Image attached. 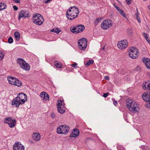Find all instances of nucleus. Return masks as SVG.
<instances>
[{"instance_id": "49530a36", "label": "nucleus", "mask_w": 150, "mask_h": 150, "mask_svg": "<svg viewBox=\"0 0 150 150\" xmlns=\"http://www.w3.org/2000/svg\"><path fill=\"white\" fill-rule=\"evenodd\" d=\"M146 40L147 41V42L149 43V44L150 45V40H149V39L148 38Z\"/></svg>"}, {"instance_id": "a878e982", "label": "nucleus", "mask_w": 150, "mask_h": 150, "mask_svg": "<svg viewBox=\"0 0 150 150\" xmlns=\"http://www.w3.org/2000/svg\"><path fill=\"white\" fill-rule=\"evenodd\" d=\"M78 29L79 30L78 31L79 32L82 31L84 29L85 27L84 26L82 25H78Z\"/></svg>"}, {"instance_id": "7ed1b4c3", "label": "nucleus", "mask_w": 150, "mask_h": 150, "mask_svg": "<svg viewBox=\"0 0 150 150\" xmlns=\"http://www.w3.org/2000/svg\"><path fill=\"white\" fill-rule=\"evenodd\" d=\"M33 22L38 25H41L44 21L43 17L39 14L36 13L32 18Z\"/></svg>"}, {"instance_id": "de8ad7c7", "label": "nucleus", "mask_w": 150, "mask_h": 150, "mask_svg": "<svg viewBox=\"0 0 150 150\" xmlns=\"http://www.w3.org/2000/svg\"><path fill=\"white\" fill-rule=\"evenodd\" d=\"M105 79L108 80L109 79V77L108 76H106L105 77Z\"/></svg>"}, {"instance_id": "423d86ee", "label": "nucleus", "mask_w": 150, "mask_h": 150, "mask_svg": "<svg viewBox=\"0 0 150 150\" xmlns=\"http://www.w3.org/2000/svg\"><path fill=\"white\" fill-rule=\"evenodd\" d=\"M17 62L23 69L27 71L29 70L30 69V66L23 59L20 58L18 59H17Z\"/></svg>"}, {"instance_id": "a19ab883", "label": "nucleus", "mask_w": 150, "mask_h": 150, "mask_svg": "<svg viewBox=\"0 0 150 150\" xmlns=\"http://www.w3.org/2000/svg\"><path fill=\"white\" fill-rule=\"evenodd\" d=\"M117 103V101L115 100H114L113 101V104L115 105H116Z\"/></svg>"}, {"instance_id": "0eeeda50", "label": "nucleus", "mask_w": 150, "mask_h": 150, "mask_svg": "<svg viewBox=\"0 0 150 150\" xmlns=\"http://www.w3.org/2000/svg\"><path fill=\"white\" fill-rule=\"evenodd\" d=\"M87 41L84 38L80 39L78 40V44L79 48L82 50H85L87 46Z\"/></svg>"}, {"instance_id": "9b49d317", "label": "nucleus", "mask_w": 150, "mask_h": 150, "mask_svg": "<svg viewBox=\"0 0 150 150\" xmlns=\"http://www.w3.org/2000/svg\"><path fill=\"white\" fill-rule=\"evenodd\" d=\"M4 123H7L11 128L13 127L16 125V121L15 120H12L11 117L5 118L4 120Z\"/></svg>"}, {"instance_id": "c9c22d12", "label": "nucleus", "mask_w": 150, "mask_h": 150, "mask_svg": "<svg viewBox=\"0 0 150 150\" xmlns=\"http://www.w3.org/2000/svg\"><path fill=\"white\" fill-rule=\"evenodd\" d=\"M142 35L144 36V38L146 39H147L148 38V35L147 34H146L144 33H143L142 34Z\"/></svg>"}, {"instance_id": "603ef678", "label": "nucleus", "mask_w": 150, "mask_h": 150, "mask_svg": "<svg viewBox=\"0 0 150 150\" xmlns=\"http://www.w3.org/2000/svg\"><path fill=\"white\" fill-rule=\"evenodd\" d=\"M144 1H146L147 0H143Z\"/></svg>"}, {"instance_id": "20e7f679", "label": "nucleus", "mask_w": 150, "mask_h": 150, "mask_svg": "<svg viewBox=\"0 0 150 150\" xmlns=\"http://www.w3.org/2000/svg\"><path fill=\"white\" fill-rule=\"evenodd\" d=\"M69 129V127L68 126L63 125L57 128V132L59 134H66L68 133Z\"/></svg>"}, {"instance_id": "f704fd0d", "label": "nucleus", "mask_w": 150, "mask_h": 150, "mask_svg": "<svg viewBox=\"0 0 150 150\" xmlns=\"http://www.w3.org/2000/svg\"><path fill=\"white\" fill-rule=\"evenodd\" d=\"M113 6L118 11H120L122 9L119 7L117 6L115 4H114Z\"/></svg>"}, {"instance_id": "cd10ccee", "label": "nucleus", "mask_w": 150, "mask_h": 150, "mask_svg": "<svg viewBox=\"0 0 150 150\" xmlns=\"http://www.w3.org/2000/svg\"><path fill=\"white\" fill-rule=\"evenodd\" d=\"M6 6L4 3H0V10L2 11L6 8Z\"/></svg>"}, {"instance_id": "8fccbe9b", "label": "nucleus", "mask_w": 150, "mask_h": 150, "mask_svg": "<svg viewBox=\"0 0 150 150\" xmlns=\"http://www.w3.org/2000/svg\"><path fill=\"white\" fill-rule=\"evenodd\" d=\"M148 8L150 10V5L148 6Z\"/></svg>"}, {"instance_id": "1a4fd4ad", "label": "nucleus", "mask_w": 150, "mask_h": 150, "mask_svg": "<svg viewBox=\"0 0 150 150\" xmlns=\"http://www.w3.org/2000/svg\"><path fill=\"white\" fill-rule=\"evenodd\" d=\"M57 110L61 114H63L65 112L64 108V104L62 100H59L58 101L57 104Z\"/></svg>"}, {"instance_id": "412c9836", "label": "nucleus", "mask_w": 150, "mask_h": 150, "mask_svg": "<svg viewBox=\"0 0 150 150\" xmlns=\"http://www.w3.org/2000/svg\"><path fill=\"white\" fill-rule=\"evenodd\" d=\"M150 81L144 82L142 86V88L144 90H148V85L150 84Z\"/></svg>"}, {"instance_id": "37998d69", "label": "nucleus", "mask_w": 150, "mask_h": 150, "mask_svg": "<svg viewBox=\"0 0 150 150\" xmlns=\"http://www.w3.org/2000/svg\"><path fill=\"white\" fill-rule=\"evenodd\" d=\"M51 1H52V0H45L44 2L45 3H47Z\"/></svg>"}, {"instance_id": "79ce46f5", "label": "nucleus", "mask_w": 150, "mask_h": 150, "mask_svg": "<svg viewBox=\"0 0 150 150\" xmlns=\"http://www.w3.org/2000/svg\"><path fill=\"white\" fill-rule=\"evenodd\" d=\"M51 117L52 118H54L55 117V115L54 113H52L51 115Z\"/></svg>"}, {"instance_id": "ddd939ff", "label": "nucleus", "mask_w": 150, "mask_h": 150, "mask_svg": "<svg viewBox=\"0 0 150 150\" xmlns=\"http://www.w3.org/2000/svg\"><path fill=\"white\" fill-rule=\"evenodd\" d=\"M13 148L14 150H24V147L19 142L16 143L13 145Z\"/></svg>"}, {"instance_id": "7c9ffc66", "label": "nucleus", "mask_w": 150, "mask_h": 150, "mask_svg": "<svg viewBox=\"0 0 150 150\" xmlns=\"http://www.w3.org/2000/svg\"><path fill=\"white\" fill-rule=\"evenodd\" d=\"M4 52L0 51V60H1L4 57Z\"/></svg>"}, {"instance_id": "f8f14e48", "label": "nucleus", "mask_w": 150, "mask_h": 150, "mask_svg": "<svg viewBox=\"0 0 150 150\" xmlns=\"http://www.w3.org/2000/svg\"><path fill=\"white\" fill-rule=\"evenodd\" d=\"M128 42L126 40H124L119 42L117 44V47L121 50L125 49L127 46Z\"/></svg>"}, {"instance_id": "72a5a7b5", "label": "nucleus", "mask_w": 150, "mask_h": 150, "mask_svg": "<svg viewBox=\"0 0 150 150\" xmlns=\"http://www.w3.org/2000/svg\"><path fill=\"white\" fill-rule=\"evenodd\" d=\"M13 40L12 38L11 37H9L8 39V42L10 44H11L13 42Z\"/></svg>"}, {"instance_id": "c756f323", "label": "nucleus", "mask_w": 150, "mask_h": 150, "mask_svg": "<svg viewBox=\"0 0 150 150\" xmlns=\"http://www.w3.org/2000/svg\"><path fill=\"white\" fill-rule=\"evenodd\" d=\"M137 12L136 13V18L138 21L140 23L141 22L140 18H139V13H138V10L137 8L136 9Z\"/></svg>"}, {"instance_id": "58836bf2", "label": "nucleus", "mask_w": 150, "mask_h": 150, "mask_svg": "<svg viewBox=\"0 0 150 150\" xmlns=\"http://www.w3.org/2000/svg\"><path fill=\"white\" fill-rule=\"evenodd\" d=\"M71 65L73 67L75 68H76L77 65L76 63H75V64H72Z\"/></svg>"}, {"instance_id": "2f4dec72", "label": "nucleus", "mask_w": 150, "mask_h": 150, "mask_svg": "<svg viewBox=\"0 0 150 150\" xmlns=\"http://www.w3.org/2000/svg\"><path fill=\"white\" fill-rule=\"evenodd\" d=\"M120 14L124 18H127V17L125 14L124 13L123 11L121 10L119 12Z\"/></svg>"}, {"instance_id": "4468645a", "label": "nucleus", "mask_w": 150, "mask_h": 150, "mask_svg": "<svg viewBox=\"0 0 150 150\" xmlns=\"http://www.w3.org/2000/svg\"><path fill=\"white\" fill-rule=\"evenodd\" d=\"M28 13L25 10H22L20 11L19 14L18 20H21V18H26L28 16Z\"/></svg>"}, {"instance_id": "f3484780", "label": "nucleus", "mask_w": 150, "mask_h": 150, "mask_svg": "<svg viewBox=\"0 0 150 150\" xmlns=\"http://www.w3.org/2000/svg\"><path fill=\"white\" fill-rule=\"evenodd\" d=\"M136 104H134L132 105H130L127 106V107L129 109V110L132 112H134L136 111L138 112L137 109L138 108L137 107Z\"/></svg>"}, {"instance_id": "bb28decb", "label": "nucleus", "mask_w": 150, "mask_h": 150, "mask_svg": "<svg viewBox=\"0 0 150 150\" xmlns=\"http://www.w3.org/2000/svg\"><path fill=\"white\" fill-rule=\"evenodd\" d=\"M50 31L52 32H53L55 33H56L57 34H58L61 31V30L58 28H54L52 29Z\"/></svg>"}, {"instance_id": "9d476101", "label": "nucleus", "mask_w": 150, "mask_h": 150, "mask_svg": "<svg viewBox=\"0 0 150 150\" xmlns=\"http://www.w3.org/2000/svg\"><path fill=\"white\" fill-rule=\"evenodd\" d=\"M112 26V21L108 19L104 21L101 23V28L104 30L109 29Z\"/></svg>"}, {"instance_id": "f03ea898", "label": "nucleus", "mask_w": 150, "mask_h": 150, "mask_svg": "<svg viewBox=\"0 0 150 150\" xmlns=\"http://www.w3.org/2000/svg\"><path fill=\"white\" fill-rule=\"evenodd\" d=\"M79 13L78 8L75 6H73L70 8L67 11V16L68 19L71 20L76 18Z\"/></svg>"}, {"instance_id": "f257e3e1", "label": "nucleus", "mask_w": 150, "mask_h": 150, "mask_svg": "<svg viewBox=\"0 0 150 150\" xmlns=\"http://www.w3.org/2000/svg\"><path fill=\"white\" fill-rule=\"evenodd\" d=\"M27 100V97L26 95L22 93H19L17 97L14 98L12 102V105H15L16 108L18 107L20 105H22Z\"/></svg>"}, {"instance_id": "4c0bfd02", "label": "nucleus", "mask_w": 150, "mask_h": 150, "mask_svg": "<svg viewBox=\"0 0 150 150\" xmlns=\"http://www.w3.org/2000/svg\"><path fill=\"white\" fill-rule=\"evenodd\" d=\"M109 94V93H104L103 96L104 98H106L108 96V94Z\"/></svg>"}, {"instance_id": "c85d7f7f", "label": "nucleus", "mask_w": 150, "mask_h": 150, "mask_svg": "<svg viewBox=\"0 0 150 150\" xmlns=\"http://www.w3.org/2000/svg\"><path fill=\"white\" fill-rule=\"evenodd\" d=\"M16 81H15V83L14 85H16L18 87L21 86L22 85V82L20 81L17 79Z\"/></svg>"}, {"instance_id": "2eb2a0df", "label": "nucleus", "mask_w": 150, "mask_h": 150, "mask_svg": "<svg viewBox=\"0 0 150 150\" xmlns=\"http://www.w3.org/2000/svg\"><path fill=\"white\" fill-rule=\"evenodd\" d=\"M142 60L146 68L150 69V59L145 57L143 58Z\"/></svg>"}, {"instance_id": "a18cd8bd", "label": "nucleus", "mask_w": 150, "mask_h": 150, "mask_svg": "<svg viewBox=\"0 0 150 150\" xmlns=\"http://www.w3.org/2000/svg\"><path fill=\"white\" fill-rule=\"evenodd\" d=\"M99 22V19L98 18L96 19L95 21V23H98Z\"/></svg>"}, {"instance_id": "39448f33", "label": "nucleus", "mask_w": 150, "mask_h": 150, "mask_svg": "<svg viewBox=\"0 0 150 150\" xmlns=\"http://www.w3.org/2000/svg\"><path fill=\"white\" fill-rule=\"evenodd\" d=\"M129 51V55L131 58L135 59L138 57V51L136 47H132L130 49Z\"/></svg>"}, {"instance_id": "4be33fe9", "label": "nucleus", "mask_w": 150, "mask_h": 150, "mask_svg": "<svg viewBox=\"0 0 150 150\" xmlns=\"http://www.w3.org/2000/svg\"><path fill=\"white\" fill-rule=\"evenodd\" d=\"M78 28V26H77L76 27L74 26L73 27H71L70 28V30L72 33H75V34H77V33H79V32L78 31L79 30Z\"/></svg>"}, {"instance_id": "3c124183", "label": "nucleus", "mask_w": 150, "mask_h": 150, "mask_svg": "<svg viewBox=\"0 0 150 150\" xmlns=\"http://www.w3.org/2000/svg\"><path fill=\"white\" fill-rule=\"evenodd\" d=\"M104 49H105V48H104V47L102 48V49H101V50H104Z\"/></svg>"}, {"instance_id": "393cba45", "label": "nucleus", "mask_w": 150, "mask_h": 150, "mask_svg": "<svg viewBox=\"0 0 150 150\" xmlns=\"http://www.w3.org/2000/svg\"><path fill=\"white\" fill-rule=\"evenodd\" d=\"M126 104L127 106L130 105H132L135 104V103H133L132 100L131 99H127L126 101Z\"/></svg>"}, {"instance_id": "b1692460", "label": "nucleus", "mask_w": 150, "mask_h": 150, "mask_svg": "<svg viewBox=\"0 0 150 150\" xmlns=\"http://www.w3.org/2000/svg\"><path fill=\"white\" fill-rule=\"evenodd\" d=\"M54 64L57 67L59 68H61L62 67V63L58 61H55L54 62Z\"/></svg>"}, {"instance_id": "6ab92c4d", "label": "nucleus", "mask_w": 150, "mask_h": 150, "mask_svg": "<svg viewBox=\"0 0 150 150\" xmlns=\"http://www.w3.org/2000/svg\"><path fill=\"white\" fill-rule=\"evenodd\" d=\"M17 78L12 76H8L7 77V79L10 84L14 85L15 83V81H16Z\"/></svg>"}, {"instance_id": "aec40b11", "label": "nucleus", "mask_w": 150, "mask_h": 150, "mask_svg": "<svg viewBox=\"0 0 150 150\" xmlns=\"http://www.w3.org/2000/svg\"><path fill=\"white\" fill-rule=\"evenodd\" d=\"M33 139L35 141H39L40 138V134L38 132L34 133L33 135Z\"/></svg>"}, {"instance_id": "6e6552de", "label": "nucleus", "mask_w": 150, "mask_h": 150, "mask_svg": "<svg viewBox=\"0 0 150 150\" xmlns=\"http://www.w3.org/2000/svg\"><path fill=\"white\" fill-rule=\"evenodd\" d=\"M142 98L143 100L147 103L145 105L147 107H150V93L145 92L143 94Z\"/></svg>"}, {"instance_id": "c03bdc74", "label": "nucleus", "mask_w": 150, "mask_h": 150, "mask_svg": "<svg viewBox=\"0 0 150 150\" xmlns=\"http://www.w3.org/2000/svg\"><path fill=\"white\" fill-rule=\"evenodd\" d=\"M15 3H20V0H13Z\"/></svg>"}, {"instance_id": "a211bd4d", "label": "nucleus", "mask_w": 150, "mask_h": 150, "mask_svg": "<svg viewBox=\"0 0 150 150\" xmlns=\"http://www.w3.org/2000/svg\"><path fill=\"white\" fill-rule=\"evenodd\" d=\"M79 133V130L77 129H74L73 132L71 134L70 137H78Z\"/></svg>"}, {"instance_id": "dca6fc26", "label": "nucleus", "mask_w": 150, "mask_h": 150, "mask_svg": "<svg viewBox=\"0 0 150 150\" xmlns=\"http://www.w3.org/2000/svg\"><path fill=\"white\" fill-rule=\"evenodd\" d=\"M40 96L44 101L49 100V95L45 92H41L40 94Z\"/></svg>"}, {"instance_id": "5701e85b", "label": "nucleus", "mask_w": 150, "mask_h": 150, "mask_svg": "<svg viewBox=\"0 0 150 150\" xmlns=\"http://www.w3.org/2000/svg\"><path fill=\"white\" fill-rule=\"evenodd\" d=\"M14 35L17 41L19 40L20 38V34L18 32L16 31L15 32Z\"/></svg>"}, {"instance_id": "473e14b6", "label": "nucleus", "mask_w": 150, "mask_h": 150, "mask_svg": "<svg viewBox=\"0 0 150 150\" xmlns=\"http://www.w3.org/2000/svg\"><path fill=\"white\" fill-rule=\"evenodd\" d=\"M93 61L90 60L87 62V63L85 64V65L87 66H89L91 64H93Z\"/></svg>"}, {"instance_id": "09e8293b", "label": "nucleus", "mask_w": 150, "mask_h": 150, "mask_svg": "<svg viewBox=\"0 0 150 150\" xmlns=\"http://www.w3.org/2000/svg\"><path fill=\"white\" fill-rule=\"evenodd\" d=\"M140 69V67L139 66H137L136 68V69H137V70H139Z\"/></svg>"}, {"instance_id": "ea45409f", "label": "nucleus", "mask_w": 150, "mask_h": 150, "mask_svg": "<svg viewBox=\"0 0 150 150\" xmlns=\"http://www.w3.org/2000/svg\"><path fill=\"white\" fill-rule=\"evenodd\" d=\"M13 9L15 11H16L18 10V7L15 6H13Z\"/></svg>"}, {"instance_id": "e433bc0d", "label": "nucleus", "mask_w": 150, "mask_h": 150, "mask_svg": "<svg viewBox=\"0 0 150 150\" xmlns=\"http://www.w3.org/2000/svg\"><path fill=\"white\" fill-rule=\"evenodd\" d=\"M132 0H126V1L127 4L128 5H129L131 3Z\"/></svg>"}]
</instances>
